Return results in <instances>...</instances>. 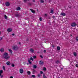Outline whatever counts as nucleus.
<instances>
[{
	"label": "nucleus",
	"instance_id": "f257e3e1",
	"mask_svg": "<svg viewBox=\"0 0 78 78\" xmlns=\"http://www.w3.org/2000/svg\"><path fill=\"white\" fill-rule=\"evenodd\" d=\"M3 58L5 59L8 60V59H9L10 58V56H8V53L5 52L3 54Z\"/></svg>",
	"mask_w": 78,
	"mask_h": 78
},
{
	"label": "nucleus",
	"instance_id": "f03ea898",
	"mask_svg": "<svg viewBox=\"0 0 78 78\" xmlns=\"http://www.w3.org/2000/svg\"><path fill=\"white\" fill-rule=\"evenodd\" d=\"M76 24L75 23H72L71 25L72 27H75V26H76Z\"/></svg>",
	"mask_w": 78,
	"mask_h": 78
},
{
	"label": "nucleus",
	"instance_id": "7ed1b4c3",
	"mask_svg": "<svg viewBox=\"0 0 78 78\" xmlns=\"http://www.w3.org/2000/svg\"><path fill=\"white\" fill-rule=\"evenodd\" d=\"M20 73H23V69H20Z\"/></svg>",
	"mask_w": 78,
	"mask_h": 78
},
{
	"label": "nucleus",
	"instance_id": "20e7f679",
	"mask_svg": "<svg viewBox=\"0 0 78 78\" xmlns=\"http://www.w3.org/2000/svg\"><path fill=\"white\" fill-rule=\"evenodd\" d=\"M13 49L14 50H17L18 49V48H17V46H14L13 47Z\"/></svg>",
	"mask_w": 78,
	"mask_h": 78
},
{
	"label": "nucleus",
	"instance_id": "39448f33",
	"mask_svg": "<svg viewBox=\"0 0 78 78\" xmlns=\"http://www.w3.org/2000/svg\"><path fill=\"white\" fill-rule=\"evenodd\" d=\"M30 10L32 12V13H33L34 14V13H35V11L34 10L31 9H30Z\"/></svg>",
	"mask_w": 78,
	"mask_h": 78
},
{
	"label": "nucleus",
	"instance_id": "423d86ee",
	"mask_svg": "<svg viewBox=\"0 0 78 78\" xmlns=\"http://www.w3.org/2000/svg\"><path fill=\"white\" fill-rule=\"evenodd\" d=\"M8 32H11L12 31V29L9 28L7 29Z\"/></svg>",
	"mask_w": 78,
	"mask_h": 78
},
{
	"label": "nucleus",
	"instance_id": "0eeeda50",
	"mask_svg": "<svg viewBox=\"0 0 78 78\" xmlns=\"http://www.w3.org/2000/svg\"><path fill=\"white\" fill-rule=\"evenodd\" d=\"M39 64L40 65H43V64H44V62L42 61H41L39 62Z\"/></svg>",
	"mask_w": 78,
	"mask_h": 78
},
{
	"label": "nucleus",
	"instance_id": "6e6552de",
	"mask_svg": "<svg viewBox=\"0 0 78 78\" xmlns=\"http://www.w3.org/2000/svg\"><path fill=\"white\" fill-rule=\"evenodd\" d=\"M6 64L8 66H9L11 64V62L9 61H8L6 63Z\"/></svg>",
	"mask_w": 78,
	"mask_h": 78
},
{
	"label": "nucleus",
	"instance_id": "1a4fd4ad",
	"mask_svg": "<svg viewBox=\"0 0 78 78\" xmlns=\"http://www.w3.org/2000/svg\"><path fill=\"white\" fill-rule=\"evenodd\" d=\"M60 15L62 16H66V13L62 12L61 13Z\"/></svg>",
	"mask_w": 78,
	"mask_h": 78
},
{
	"label": "nucleus",
	"instance_id": "9d476101",
	"mask_svg": "<svg viewBox=\"0 0 78 78\" xmlns=\"http://www.w3.org/2000/svg\"><path fill=\"white\" fill-rule=\"evenodd\" d=\"M5 5L7 6H9V3L8 2H7L5 3Z\"/></svg>",
	"mask_w": 78,
	"mask_h": 78
},
{
	"label": "nucleus",
	"instance_id": "9b49d317",
	"mask_svg": "<svg viewBox=\"0 0 78 78\" xmlns=\"http://www.w3.org/2000/svg\"><path fill=\"white\" fill-rule=\"evenodd\" d=\"M0 51L1 52H3L4 51V49L2 48L0 49Z\"/></svg>",
	"mask_w": 78,
	"mask_h": 78
},
{
	"label": "nucleus",
	"instance_id": "f8f14e48",
	"mask_svg": "<svg viewBox=\"0 0 78 78\" xmlns=\"http://www.w3.org/2000/svg\"><path fill=\"white\" fill-rule=\"evenodd\" d=\"M43 76L44 78H47V77L45 76V74L44 73L43 74Z\"/></svg>",
	"mask_w": 78,
	"mask_h": 78
},
{
	"label": "nucleus",
	"instance_id": "ddd939ff",
	"mask_svg": "<svg viewBox=\"0 0 78 78\" xmlns=\"http://www.w3.org/2000/svg\"><path fill=\"white\" fill-rule=\"evenodd\" d=\"M50 13L52 14H53V9H51L50 11Z\"/></svg>",
	"mask_w": 78,
	"mask_h": 78
},
{
	"label": "nucleus",
	"instance_id": "4468645a",
	"mask_svg": "<svg viewBox=\"0 0 78 78\" xmlns=\"http://www.w3.org/2000/svg\"><path fill=\"white\" fill-rule=\"evenodd\" d=\"M73 54L74 55V56H76L77 55L76 54V53L75 52H74L73 53Z\"/></svg>",
	"mask_w": 78,
	"mask_h": 78
},
{
	"label": "nucleus",
	"instance_id": "2eb2a0df",
	"mask_svg": "<svg viewBox=\"0 0 78 78\" xmlns=\"http://www.w3.org/2000/svg\"><path fill=\"white\" fill-rule=\"evenodd\" d=\"M30 51L31 52H33L34 51V50L33 49H30Z\"/></svg>",
	"mask_w": 78,
	"mask_h": 78
},
{
	"label": "nucleus",
	"instance_id": "dca6fc26",
	"mask_svg": "<svg viewBox=\"0 0 78 78\" xmlns=\"http://www.w3.org/2000/svg\"><path fill=\"white\" fill-rule=\"evenodd\" d=\"M20 8L19 7L16 8V10H20Z\"/></svg>",
	"mask_w": 78,
	"mask_h": 78
},
{
	"label": "nucleus",
	"instance_id": "f3484780",
	"mask_svg": "<svg viewBox=\"0 0 78 78\" xmlns=\"http://www.w3.org/2000/svg\"><path fill=\"white\" fill-rule=\"evenodd\" d=\"M75 39L76 41H77V42H78V36L76 37Z\"/></svg>",
	"mask_w": 78,
	"mask_h": 78
},
{
	"label": "nucleus",
	"instance_id": "a211bd4d",
	"mask_svg": "<svg viewBox=\"0 0 78 78\" xmlns=\"http://www.w3.org/2000/svg\"><path fill=\"white\" fill-rule=\"evenodd\" d=\"M33 67L34 68V69H36V67H37V66L35 65H34L33 66Z\"/></svg>",
	"mask_w": 78,
	"mask_h": 78
},
{
	"label": "nucleus",
	"instance_id": "6ab92c4d",
	"mask_svg": "<svg viewBox=\"0 0 78 78\" xmlns=\"http://www.w3.org/2000/svg\"><path fill=\"white\" fill-rule=\"evenodd\" d=\"M31 74V72H30V71H28L27 72V74H28V75H30V74Z\"/></svg>",
	"mask_w": 78,
	"mask_h": 78
},
{
	"label": "nucleus",
	"instance_id": "aec40b11",
	"mask_svg": "<svg viewBox=\"0 0 78 78\" xmlns=\"http://www.w3.org/2000/svg\"><path fill=\"white\" fill-rule=\"evenodd\" d=\"M9 52H10L11 53H12V51L11 49H9Z\"/></svg>",
	"mask_w": 78,
	"mask_h": 78
},
{
	"label": "nucleus",
	"instance_id": "412c9836",
	"mask_svg": "<svg viewBox=\"0 0 78 78\" xmlns=\"http://www.w3.org/2000/svg\"><path fill=\"white\" fill-rule=\"evenodd\" d=\"M28 62L30 64H31V62H30V60H28Z\"/></svg>",
	"mask_w": 78,
	"mask_h": 78
},
{
	"label": "nucleus",
	"instance_id": "4be33fe9",
	"mask_svg": "<svg viewBox=\"0 0 78 78\" xmlns=\"http://www.w3.org/2000/svg\"><path fill=\"white\" fill-rule=\"evenodd\" d=\"M37 76L38 77H39V78H41V74H38L37 75Z\"/></svg>",
	"mask_w": 78,
	"mask_h": 78
},
{
	"label": "nucleus",
	"instance_id": "5701e85b",
	"mask_svg": "<svg viewBox=\"0 0 78 78\" xmlns=\"http://www.w3.org/2000/svg\"><path fill=\"white\" fill-rule=\"evenodd\" d=\"M3 69L5 71L6 70V69H5V66H3L2 67Z\"/></svg>",
	"mask_w": 78,
	"mask_h": 78
},
{
	"label": "nucleus",
	"instance_id": "b1692460",
	"mask_svg": "<svg viewBox=\"0 0 78 78\" xmlns=\"http://www.w3.org/2000/svg\"><path fill=\"white\" fill-rule=\"evenodd\" d=\"M60 48H60V47H57V50H60Z\"/></svg>",
	"mask_w": 78,
	"mask_h": 78
},
{
	"label": "nucleus",
	"instance_id": "393cba45",
	"mask_svg": "<svg viewBox=\"0 0 78 78\" xmlns=\"http://www.w3.org/2000/svg\"><path fill=\"white\" fill-rule=\"evenodd\" d=\"M3 73V70H0V75H1L2 73Z\"/></svg>",
	"mask_w": 78,
	"mask_h": 78
},
{
	"label": "nucleus",
	"instance_id": "a878e982",
	"mask_svg": "<svg viewBox=\"0 0 78 78\" xmlns=\"http://www.w3.org/2000/svg\"><path fill=\"white\" fill-rule=\"evenodd\" d=\"M55 63H56V64H58V63H59V61L58 60H57L56 61Z\"/></svg>",
	"mask_w": 78,
	"mask_h": 78
},
{
	"label": "nucleus",
	"instance_id": "bb28decb",
	"mask_svg": "<svg viewBox=\"0 0 78 78\" xmlns=\"http://www.w3.org/2000/svg\"><path fill=\"white\" fill-rule=\"evenodd\" d=\"M30 60H31V61H33L34 58H33L32 57H30Z\"/></svg>",
	"mask_w": 78,
	"mask_h": 78
},
{
	"label": "nucleus",
	"instance_id": "cd10ccee",
	"mask_svg": "<svg viewBox=\"0 0 78 78\" xmlns=\"http://www.w3.org/2000/svg\"><path fill=\"white\" fill-rule=\"evenodd\" d=\"M40 2H41V3H44V1H43V0H40Z\"/></svg>",
	"mask_w": 78,
	"mask_h": 78
},
{
	"label": "nucleus",
	"instance_id": "c85d7f7f",
	"mask_svg": "<svg viewBox=\"0 0 78 78\" xmlns=\"http://www.w3.org/2000/svg\"><path fill=\"white\" fill-rule=\"evenodd\" d=\"M11 66H12V67H14V66H15V65H14V64H13V63H12V64H11Z\"/></svg>",
	"mask_w": 78,
	"mask_h": 78
},
{
	"label": "nucleus",
	"instance_id": "c756f323",
	"mask_svg": "<svg viewBox=\"0 0 78 78\" xmlns=\"http://www.w3.org/2000/svg\"><path fill=\"white\" fill-rule=\"evenodd\" d=\"M28 0H24V2H25V3H26V2H27V1H28Z\"/></svg>",
	"mask_w": 78,
	"mask_h": 78
},
{
	"label": "nucleus",
	"instance_id": "7c9ffc66",
	"mask_svg": "<svg viewBox=\"0 0 78 78\" xmlns=\"http://www.w3.org/2000/svg\"><path fill=\"white\" fill-rule=\"evenodd\" d=\"M0 76H1V78H3V75L0 74Z\"/></svg>",
	"mask_w": 78,
	"mask_h": 78
},
{
	"label": "nucleus",
	"instance_id": "2f4dec72",
	"mask_svg": "<svg viewBox=\"0 0 78 78\" xmlns=\"http://www.w3.org/2000/svg\"><path fill=\"white\" fill-rule=\"evenodd\" d=\"M4 16L5 19H7V16H6V15H5Z\"/></svg>",
	"mask_w": 78,
	"mask_h": 78
},
{
	"label": "nucleus",
	"instance_id": "473e14b6",
	"mask_svg": "<svg viewBox=\"0 0 78 78\" xmlns=\"http://www.w3.org/2000/svg\"><path fill=\"white\" fill-rule=\"evenodd\" d=\"M39 19H40V21H42V18H41V17H40Z\"/></svg>",
	"mask_w": 78,
	"mask_h": 78
},
{
	"label": "nucleus",
	"instance_id": "72a5a7b5",
	"mask_svg": "<svg viewBox=\"0 0 78 78\" xmlns=\"http://www.w3.org/2000/svg\"><path fill=\"white\" fill-rule=\"evenodd\" d=\"M32 76L33 77V78H35V75H32Z\"/></svg>",
	"mask_w": 78,
	"mask_h": 78
},
{
	"label": "nucleus",
	"instance_id": "f704fd0d",
	"mask_svg": "<svg viewBox=\"0 0 78 78\" xmlns=\"http://www.w3.org/2000/svg\"><path fill=\"white\" fill-rule=\"evenodd\" d=\"M43 70L44 71L46 70V68H44L43 69Z\"/></svg>",
	"mask_w": 78,
	"mask_h": 78
},
{
	"label": "nucleus",
	"instance_id": "c9c22d12",
	"mask_svg": "<svg viewBox=\"0 0 78 78\" xmlns=\"http://www.w3.org/2000/svg\"><path fill=\"white\" fill-rule=\"evenodd\" d=\"M76 67H78V65L77 64H76Z\"/></svg>",
	"mask_w": 78,
	"mask_h": 78
},
{
	"label": "nucleus",
	"instance_id": "e433bc0d",
	"mask_svg": "<svg viewBox=\"0 0 78 78\" xmlns=\"http://www.w3.org/2000/svg\"><path fill=\"white\" fill-rule=\"evenodd\" d=\"M33 57L34 58V59H35L36 58V56H33Z\"/></svg>",
	"mask_w": 78,
	"mask_h": 78
},
{
	"label": "nucleus",
	"instance_id": "4c0bfd02",
	"mask_svg": "<svg viewBox=\"0 0 78 78\" xmlns=\"http://www.w3.org/2000/svg\"><path fill=\"white\" fill-rule=\"evenodd\" d=\"M3 39V37H0V40H2Z\"/></svg>",
	"mask_w": 78,
	"mask_h": 78
},
{
	"label": "nucleus",
	"instance_id": "58836bf2",
	"mask_svg": "<svg viewBox=\"0 0 78 78\" xmlns=\"http://www.w3.org/2000/svg\"><path fill=\"white\" fill-rule=\"evenodd\" d=\"M40 73L41 74H42V73H43V72H42V71H40Z\"/></svg>",
	"mask_w": 78,
	"mask_h": 78
},
{
	"label": "nucleus",
	"instance_id": "ea45409f",
	"mask_svg": "<svg viewBox=\"0 0 78 78\" xmlns=\"http://www.w3.org/2000/svg\"><path fill=\"white\" fill-rule=\"evenodd\" d=\"M44 53H45L46 52V50H44Z\"/></svg>",
	"mask_w": 78,
	"mask_h": 78
},
{
	"label": "nucleus",
	"instance_id": "a19ab883",
	"mask_svg": "<svg viewBox=\"0 0 78 78\" xmlns=\"http://www.w3.org/2000/svg\"><path fill=\"white\" fill-rule=\"evenodd\" d=\"M10 78H13V76H11L10 77Z\"/></svg>",
	"mask_w": 78,
	"mask_h": 78
},
{
	"label": "nucleus",
	"instance_id": "79ce46f5",
	"mask_svg": "<svg viewBox=\"0 0 78 78\" xmlns=\"http://www.w3.org/2000/svg\"><path fill=\"white\" fill-rule=\"evenodd\" d=\"M45 16H47V14H45Z\"/></svg>",
	"mask_w": 78,
	"mask_h": 78
},
{
	"label": "nucleus",
	"instance_id": "37998d69",
	"mask_svg": "<svg viewBox=\"0 0 78 78\" xmlns=\"http://www.w3.org/2000/svg\"><path fill=\"white\" fill-rule=\"evenodd\" d=\"M19 45H20V44H21V43H20V42H19Z\"/></svg>",
	"mask_w": 78,
	"mask_h": 78
},
{
	"label": "nucleus",
	"instance_id": "c03bdc74",
	"mask_svg": "<svg viewBox=\"0 0 78 78\" xmlns=\"http://www.w3.org/2000/svg\"><path fill=\"white\" fill-rule=\"evenodd\" d=\"M40 57H41V58H43V57H42V55H41Z\"/></svg>",
	"mask_w": 78,
	"mask_h": 78
},
{
	"label": "nucleus",
	"instance_id": "a18cd8bd",
	"mask_svg": "<svg viewBox=\"0 0 78 78\" xmlns=\"http://www.w3.org/2000/svg\"><path fill=\"white\" fill-rule=\"evenodd\" d=\"M55 16H53V19H54V18H55Z\"/></svg>",
	"mask_w": 78,
	"mask_h": 78
},
{
	"label": "nucleus",
	"instance_id": "49530a36",
	"mask_svg": "<svg viewBox=\"0 0 78 78\" xmlns=\"http://www.w3.org/2000/svg\"><path fill=\"white\" fill-rule=\"evenodd\" d=\"M12 36H14V34H12Z\"/></svg>",
	"mask_w": 78,
	"mask_h": 78
},
{
	"label": "nucleus",
	"instance_id": "de8ad7c7",
	"mask_svg": "<svg viewBox=\"0 0 78 78\" xmlns=\"http://www.w3.org/2000/svg\"><path fill=\"white\" fill-rule=\"evenodd\" d=\"M33 2H35V0H33Z\"/></svg>",
	"mask_w": 78,
	"mask_h": 78
},
{
	"label": "nucleus",
	"instance_id": "09e8293b",
	"mask_svg": "<svg viewBox=\"0 0 78 78\" xmlns=\"http://www.w3.org/2000/svg\"><path fill=\"white\" fill-rule=\"evenodd\" d=\"M51 1L50 0H49V3L50 2H51Z\"/></svg>",
	"mask_w": 78,
	"mask_h": 78
},
{
	"label": "nucleus",
	"instance_id": "8fccbe9b",
	"mask_svg": "<svg viewBox=\"0 0 78 78\" xmlns=\"http://www.w3.org/2000/svg\"><path fill=\"white\" fill-rule=\"evenodd\" d=\"M70 36H72V35L71 34V35H70Z\"/></svg>",
	"mask_w": 78,
	"mask_h": 78
},
{
	"label": "nucleus",
	"instance_id": "3c124183",
	"mask_svg": "<svg viewBox=\"0 0 78 78\" xmlns=\"http://www.w3.org/2000/svg\"><path fill=\"white\" fill-rule=\"evenodd\" d=\"M1 34V32H0V34Z\"/></svg>",
	"mask_w": 78,
	"mask_h": 78
},
{
	"label": "nucleus",
	"instance_id": "603ef678",
	"mask_svg": "<svg viewBox=\"0 0 78 78\" xmlns=\"http://www.w3.org/2000/svg\"><path fill=\"white\" fill-rule=\"evenodd\" d=\"M50 24H51L50 23H49V25H50Z\"/></svg>",
	"mask_w": 78,
	"mask_h": 78
},
{
	"label": "nucleus",
	"instance_id": "864d4df0",
	"mask_svg": "<svg viewBox=\"0 0 78 78\" xmlns=\"http://www.w3.org/2000/svg\"><path fill=\"white\" fill-rule=\"evenodd\" d=\"M24 64L25 65V63H24Z\"/></svg>",
	"mask_w": 78,
	"mask_h": 78
},
{
	"label": "nucleus",
	"instance_id": "5fc2aeb1",
	"mask_svg": "<svg viewBox=\"0 0 78 78\" xmlns=\"http://www.w3.org/2000/svg\"><path fill=\"white\" fill-rule=\"evenodd\" d=\"M27 64L28 65V63H27Z\"/></svg>",
	"mask_w": 78,
	"mask_h": 78
},
{
	"label": "nucleus",
	"instance_id": "6e6d98bb",
	"mask_svg": "<svg viewBox=\"0 0 78 78\" xmlns=\"http://www.w3.org/2000/svg\"><path fill=\"white\" fill-rule=\"evenodd\" d=\"M58 78H60V77H58Z\"/></svg>",
	"mask_w": 78,
	"mask_h": 78
},
{
	"label": "nucleus",
	"instance_id": "4d7b16f0",
	"mask_svg": "<svg viewBox=\"0 0 78 78\" xmlns=\"http://www.w3.org/2000/svg\"><path fill=\"white\" fill-rule=\"evenodd\" d=\"M49 19H50V18H49Z\"/></svg>",
	"mask_w": 78,
	"mask_h": 78
}]
</instances>
